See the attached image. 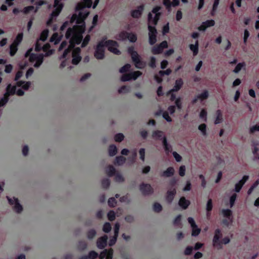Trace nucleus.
Listing matches in <instances>:
<instances>
[{
	"mask_svg": "<svg viewBox=\"0 0 259 259\" xmlns=\"http://www.w3.org/2000/svg\"><path fill=\"white\" fill-rule=\"evenodd\" d=\"M60 40V38L57 33L53 34L50 38V41L54 42L55 44H57Z\"/></svg>",
	"mask_w": 259,
	"mask_h": 259,
	"instance_id": "obj_38",
	"label": "nucleus"
},
{
	"mask_svg": "<svg viewBox=\"0 0 259 259\" xmlns=\"http://www.w3.org/2000/svg\"><path fill=\"white\" fill-rule=\"evenodd\" d=\"M148 20L149 23L154 25H157L158 23V21L153 18V15L151 13H149L148 15Z\"/></svg>",
	"mask_w": 259,
	"mask_h": 259,
	"instance_id": "obj_39",
	"label": "nucleus"
},
{
	"mask_svg": "<svg viewBox=\"0 0 259 259\" xmlns=\"http://www.w3.org/2000/svg\"><path fill=\"white\" fill-rule=\"evenodd\" d=\"M90 35H87L83 39H82V44H81V47H84L85 46H87V45L89 44L90 40Z\"/></svg>",
	"mask_w": 259,
	"mask_h": 259,
	"instance_id": "obj_57",
	"label": "nucleus"
},
{
	"mask_svg": "<svg viewBox=\"0 0 259 259\" xmlns=\"http://www.w3.org/2000/svg\"><path fill=\"white\" fill-rule=\"evenodd\" d=\"M131 66L130 64H126L119 69V72L121 73L128 71L131 68Z\"/></svg>",
	"mask_w": 259,
	"mask_h": 259,
	"instance_id": "obj_49",
	"label": "nucleus"
},
{
	"mask_svg": "<svg viewBox=\"0 0 259 259\" xmlns=\"http://www.w3.org/2000/svg\"><path fill=\"white\" fill-rule=\"evenodd\" d=\"M107 239L106 235H104L98 238L97 241V247L101 249L104 248L107 245Z\"/></svg>",
	"mask_w": 259,
	"mask_h": 259,
	"instance_id": "obj_13",
	"label": "nucleus"
},
{
	"mask_svg": "<svg viewBox=\"0 0 259 259\" xmlns=\"http://www.w3.org/2000/svg\"><path fill=\"white\" fill-rule=\"evenodd\" d=\"M114 176V179L116 182H123L124 181V178L118 172H116Z\"/></svg>",
	"mask_w": 259,
	"mask_h": 259,
	"instance_id": "obj_43",
	"label": "nucleus"
},
{
	"mask_svg": "<svg viewBox=\"0 0 259 259\" xmlns=\"http://www.w3.org/2000/svg\"><path fill=\"white\" fill-rule=\"evenodd\" d=\"M7 198L10 204H14V209L15 210V211H16L18 213H20L22 211L23 207L22 205L19 203V200L17 198L15 197L10 198L8 196H7Z\"/></svg>",
	"mask_w": 259,
	"mask_h": 259,
	"instance_id": "obj_6",
	"label": "nucleus"
},
{
	"mask_svg": "<svg viewBox=\"0 0 259 259\" xmlns=\"http://www.w3.org/2000/svg\"><path fill=\"white\" fill-rule=\"evenodd\" d=\"M217 117L214 121V123L215 124H219L221 123L223 121V115L221 111L220 110H218L216 112Z\"/></svg>",
	"mask_w": 259,
	"mask_h": 259,
	"instance_id": "obj_27",
	"label": "nucleus"
},
{
	"mask_svg": "<svg viewBox=\"0 0 259 259\" xmlns=\"http://www.w3.org/2000/svg\"><path fill=\"white\" fill-rule=\"evenodd\" d=\"M192 235L193 236H198L201 231L200 229L198 228V226L196 225V227H192Z\"/></svg>",
	"mask_w": 259,
	"mask_h": 259,
	"instance_id": "obj_55",
	"label": "nucleus"
},
{
	"mask_svg": "<svg viewBox=\"0 0 259 259\" xmlns=\"http://www.w3.org/2000/svg\"><path fill=\"white\" fill-rule=\"evenodd\" d=\"M113 255V250L112 248L108 249L107 255H106V259H112Z\"/></svg>",
	"mask_w": 259,
	"mask_h": 259,
	"instance_id": "obj_63",
	"label": "nucleus"
},
{
	"mask_svg": "<svg viewBox=\"0 0 259 259\" xmlns=\"http://www.w3.org/2000/svg\"><path fill=\"white\" fill-rule=\"evenodd\" d=\"M87 243L85 241L80 240L77 244V249L80 251L84 250L87 248Z\"/></svg>",
	"mask_w": 259,
	"mask_h": 259,
	"instance_id": "obj_30",
	"label": "nucleus"
},
{
	"mask_svg": "<svg viewBox=\"0 0 259 259\" xmlns=\"http://www.w3.org/2000/svg\"><path fill=\"white\" fill-rule=\"evenodd\" d=\"M72 51V63L74 65H77L79 63L81 59L80 56V49L77 48Z\"/></svg>",
	"mask_w": 259,
	"mask_h": 259,
	"instance_id": "obj_10",
	"label": "nucleus"
},
{
	"mask_svg": "<svg viewBox=\"0 0 259 259\" xmlns=\"http://www.w3.org/2000/svg\"><path fill=\"white\" fill-rule=\"evenodd\" d=\"M22 39H23V33H19L17 35L15 39L14 40V41L13 43L16 44V45H19V44L22 41Z\"/></svg>",
	"mask_w": 259,
	"mask_h": 259,
	"instance_id": "obj_45",
	"label": "nucleus"
},
{
	"mask_svg": "<svg viewBox=\"0 0 259 259\" xmlns=\"http://www.w3.org/2000/svg\"><path fill=\"white\" fill-rule=\"evenodd\" d=\"M16 84L18 87H22L24 90H27L30 85L31 83L30 81H24L22 80L18 81L16 83Z\"/></svg>",
	"mask_w": 259,
	"mask_h": 259,
	"instance_id": "obj_19",
	"label": "nucleus"
},
{
	"mask_svg": "<svg viewBox=\"0 0 259 259\" xmlns=\"http://www.w3.org/2000/svg\"><path fill=\"white\" fill-rule=\"evenodd\" d=\"M84 31V25H74L72 28H69L65 34V37L69 39V47L65 50L60 59H64L70 54L75 45L80 44L83 39L82 33Z\"/></svg>",
	"mask_w": 259,
	"mask_h": 259,
	"instance_id": "obj_1",
	"label": "nucleus"
},
{
	"mask_svg": "<svg viewBox=\"0 0 259 259\" xmlns=\"http://www.w3.org/2000/svg\"><path fill=\"white\" fill-rule=\"evenodd\" d=\"M125 157H123V156H117L115 158L114 164L118 165H122L125 162Z\"/></svg>",
	"mask_w": 259,
	"mask_h": 259,
	"instance_id": "obj_23",
	"label": "nucleus"
},
{
	"mask_svg": "<svg viewBox=\"0 0 259 259\" xmlns=\"http://www.w3.org/2000/svg\"><path fill=\"white\" fill-rule=\"evenodd\" d=\"M183 84L184 82L182 78L177 79L174 88L171 89V91H175V92L179 91L182 87Z\"/></svg>",
	"mask_w": 259,
	"mask_h": 259,
	"instance_id": "obj_16",
	"label": "nucleus"
},
{
	"mask_svg": "<svg viewBox=\"0 0 259 259\" xmlns=\"http://www.w3.org/2000/svg\"><path fill=\"white\" fill-rule=\"evenodd\" d=\"M222 213L224 217L229 220H232V211L229 209H223L222 210Z\"/></svg>",
	"mask_w": 259,
	"mask_h": 259,
	"instance_id": "obj_26",
	"label": "nucleus"
},
{
	"mask_svg": "<svg viewBox=\"0 0 259 259\" xmlns=\"http://www.w3.org/2000/svg\"><path fill=\"white\" fill-rule=\"evenodd\" d=\"M168 47V44L166 40L162 41L160 44L157 45L153 47L151 50L153 54L157 55L161 54L164 49Z\"/></svg>",
	"mask_w": 259,
	"mask_h": 259,
	"instance_id": "obj_5",
	"label": "nucleus"
},
{
	"mask_svg": "<svg viewBox=\"0 0 259 259\" xmlns=\"http://www.w3.org/2000/svg\"><path fill=\"white\" fill-rule=\"evenodd\" d=\"M163 133L159 130L154 131L152 132V137L153 139L161 140Z\"/></svg>",
	"mask_w": 259,
	"mask_h": 259,
	"instance_id": "obj_24",
	"label": "nucleus"
},
{
	"mask_svg": "<svg viewBox=\"0 0 259 259\" xmlns=\"http://www.w3.org/2000/svg\"><path fill=\"white\" fill-rule=\"evenodd\" d=\"M107 37L104 36L97 44L94 53L95 57L99 60H102L105 57V47L111 53L116 55H120L121 52L117 48L118 44L113 40H106Z\"/></svg>",
	"mask_w": 259,
	"mask_h": 259,
	"instance_id": "obj_2",
	"label": "nucleus"
},
{
	"mask_svg": "<svg viewBox=\"0 0 259 259\" xmlns=\"http://www.w3.org/2000/svg\"><path fill=\"white\" fill-rule=\"evenodd\" d=\"M130 91V87L128 86L123 85L118 90L119 93H126Z\"/></svg>",
	"mask_w": 259,
	"mask_h": 259,
	"instance_id": "obj_50",
	"label": "nucleus"
},
{
	"mask_svg": "<svg viewBox=\"0 0 259 259\" xmlns=\"http://www.w3.org/2000/svg\"><path fill=\"white\" fill-rule=\"evenodd\" d=\"M117 201L115 198L111 197L108 200V205L111 207H114L116 204Z\"/></svg>",
	"mask_w": 259,
	"mask_h": 259,
	"instance_id": "obj_51",
	"label": "nucleus"
},
{
	"mask_svg": "<svg viewBox=\"0 0 259 259\" xmlns=\"http://www.w3.org/2000/svg\"><path fill=\"white\" fill-rule=\"evenodd\" d=\"M16 90V88L15 86H12L11 84H9L7 87L6 92L4 95L9 98L10 95H13L15 94Z\"/></svg>",
	"mask_w": 259,
	"mask_h": 259,
	"instance_id": "obj_17",
	"label": "nucleus"
},
{
	"mask_svg": "<svg viewBox=\"0 0 259 259\" xmlns=\"http://www.w3.org/2000/svg\"><path fill=\"white\" fill-rule=\"evenodd\" d=\"M175 169L173 167H169L166 170L164 171L162 174V176L165 177H170L174 175Z\"/></svg>",
	"mask_w": 259,
	"mask_h": 259,
	"instance_id": "obj_20",
	"label": "nucleus"
},
{
	"mask_svg": "<svg viewBox=\"0 0 259 259\" xmlns=\"http://www.w3.org/2000/svg\"><path fill=\"white\" fill-rule=\"evenodd\" d=\"M127 52L131 55L132 61L137 68L143 69L145 67V62L141 60L137 52L135 51L134 47H129L127 49Z\"/></svg>",
	"mask_w": 259,
	"mask_h": 259,
	"instance_id": "obj_3",
	"label": "nucleus"
},
{
	"mask_svg": "<svg viewBox=\"0 0 259 259\" xmlns=\"http://www.w3.org/2000/svg\"><path fill=\"white\" fill-rule=\"evenodd\" d=\"M110 185V181L109 179H104L102 181V186L104 189H107L109 188Z\"/></svg>",
	"mask_w": 259,
	"mask_h": 259,
	"instance_id": "obj_40",
	"label": "nucleus"
},
{
	"mask_svg": "<svg viewBox=\"0 0 259 259\" xmlns=\"http://www.w3.org/2000/svg\"><path fill=\"white\" fill-rule=\"evenodd\" d=\"M181 219L182 215L181 214H179L178 215H177L174 221V225L179 226V225H180Z\"/></svg>",
	"mask_w": 259,
	"mask_h": 259,
	"instance_id": "obj_61",
	"label": "nucleus"
},
{
	"mask_svg": "<svg viewBox=\"0 0 259 259\" xmlns=\"http://www.w3.org/2000/svg\"><path fill=\"white\" fill-rule=\"evenodd\" d=\"M127 39L131 42H135L137 40V36L135 33L129 32Z\"/></svg>",
	"mask_w": 259,
	"mask_h": 259,
	"instance_id": "obj_41",
	"label": "nucleus"
},
{
	"mask_svg": "<svg viewBox=\"0 0 259 259\" xmlns=\"http://www.w3.org/2000/svg\"><path fill=\"white\" fill-rule=\"evenodd\" d=\"M105 172L109 177L114 176L116 172L115 168L112 165L108 166L105 169Z\"/></svg>",
	"mask_w": 259,
	"mask_h": 259,
	"instance_id": "obj_21",
	"label": "nucleus"
},
{
	"mask_svg": "<svg viewBox=\"0 0 259 259\" xmlns=\"http://www.w3.org/2000/svg\"><path fill=\"white\" fill-rule=\"evenodd\" d=\"M109 155L110 156L115 155L117 152V147L114 145H111L108 148Z\"/></svg>",
	"mask_w": 259,
	"mask_h": 259,
	"instance_id": "obj_28",
	"label": "nucleus"
},
{
	"mask_svg": "<svg viewBox=\"0 0 259 259\" xmlns=\"http://www.w3.org/2000/svg\"><path fill=\"white\" fill-rule=\"evenodd\" d=\"M111 224L108 222L105 223L103 225V231L105 233H108L111 231Z\"/></svg>",
	"mask_w": 259,
	"mask_h": 259,
	"instance_id": "obj_44",
	"label": "nucleus"
},
{
	"mask_svg": "<svg viewBox=\"0 0 259 259\" xmlns=\"http://www.w3.org/2000/svg\"><path fill=\"white\" fill-rule=\"evenodd\" d=\"M256 131L259 132V125L258 124L251 126L249 129V133L250 134H253Z\"/></svg>",
	"mask_w": 259,
	"mask_h": 259,
	"instance_id": "obj_64",
	"label": "nucleus"
},
{
	"mask_svg": "<svg viewBox=\"0 0 259 259\" xmlns=\"http://www.w3.org/2000/svg\"><path fill=\"white\" fill-rule=\"evenodd\" d=\"M245 66L244 62L239 63L233 70V72L235 73H238L242 69V67Z\"/></svg>",
	"mask_w": 259,
	"mask_h": 259,
	"instance_id": "obj_37",
	"label": "nucleus"
},
{
	"mask_svg": "<svg viewBox=\"0 0 259 259\" xmlns=\"http://www.w3.org/2000/svg\"><path fill=\"white\" fill-rule=\"evenodd\" d=\"M162 209V207L161 205L158 203L155 202L153 204V210L156 212H159Z\"/></svg>",
	"mask_w": 259,
	"mask_h": 259,
	"instance_id": "obj_42",
	"label": "nucleus"
},
{
	"mask_svg": "<svg viewBox=\"0 0 259 259\" xmlns=\"http://www.w3.org/2000/svg\"><path fill=\"white\" fill-rule=\"evenodd\" d=\"M237 196V194L234 193V194H232V196L230 197V200H229L230 208L233 207V206L234 205L235 201L236 200Z\"/></svg>",
	"mask_w": 259,
	"mask_h": 259,
	"instance_id": "obj_46",
	"label": "nucleus"
},
{
	"mask_svg": "<svg viewBox=\"0 0 259 259\" xmlns=\"http://www.w3.org/2000/svg\"><path fill=\"white\" fill-rule=\"evenodd\" d=\"M212 201L211 199H208L206 204L207 217L208 218L210 215V211L212 209Z\"/></svg>",
	"mask_w": 259,
	"mask_h": 259,
	"instance_id": "obj_29",
	"label": "nucleus"
},
{
	"mask_svg": "<svg viewBox=\"0 0 259 259\" xmlns=\"http://www.w3.org/2000/svg\"><path fill=\"white\" fill-rule=\"evenodd\" d=\"M140 190L143 195H148L153 193V189L150 184L142 183L140 185Z\"/></svg>",
	"mask_w": 259,
	"mask_h": 259,
	"instance_id": "obj_9",
	"label": "nucleus"
},
{
	"mask_svg": "<svg viewBox=\"0 0 259 259\" xmlns=\"http://www.w3.org/2000/svg\"><path fill=\"white\" fill-rule=\"evenodd\" d=\"M209 93L208 91L204 90L201 94L198 95V98L201 101H203L207 99L208 98Z\"/></svg>",
	"mask_w": 259,
	"mask_h": 259,
	"instance_id": "obj_35",
	"label": "nucleus"
},
{
	"mask_svg": "<svg viewBox=\"0 0 259 259\" xmlns=\"http://www.w3.org/2000/svg\"><path fill=\"white\" fill-rule=\"evenodd\" d=\"M38 8L37 7L35 9L33 6H29L24 7V9L22 10V12L24 14H28L31 11H32L33 10L34 12L36 13L38 11Z\"/></svg>",
	"mask_w": 259,
	"mask_h": 259,
	"instance_id": "obj_22",
	"label": "nucleus"
},
{
	"mask_svg": "<svg viewBox=\"0 0 259 259\" xmlns=\"http://www.w3.org/2000/svg\"><path fill=\"white\" fill-rule=\"evenodd\" d=\"M199 117L200 118L202 119L204 121L206 122L207 121V112L205 109H203L201 110Z\"/></svg>",
	"mask_w": 259,
	"mask_h": 259,
	"instance_id": "obj_48",
	"label": "nucleus"
},
{
	"mask_svg": "<svg viewBox=\"0 0 259 259\" xmlns=\"http://www.w3.org/2000/svg\"><path fill=\"white\" fill-rule=\"evenodd\" d=\"M142 73L140 71H135L132 72L130 73V75L131 76V80H136L138 78V77L142 75Z\"/></svg>",
	"mask_w": 259,
	"mask_h": 259,
	"instance_id": "obj_34",
	"label": "nucleus"
},
{
	"mask_svg": "<svg viewBox=\"0 0 259 259\" xmlns=\"http://www.w3.org/2000/svg\"><path fill=\"white\" fill-rule=\"evenodd\" d=\"M128 34H129V32L125 31H122L118 34V39L122 41L125 40L127 38Z\"/></svg>",
	"mask_w": 259,
	"mask_h": 259,
	"instance_id": "obj_32",
	"label": "nucleus"
},
{
	"mask_svg": "<svg viewBox=\"0 0 259 259\" xmlns=\"http://www.w3.org/2000/svg\"><path fill=\"white\" fill-rule=\"evenodd\" d=\"M96 234L95 230L91 229L87 232V237L89 239H92L96 236Z\"/></svg>",
	"mask_w": 259,
	"mask_h": 259,
	"instance_id": "obj_47",
	"label": "nucleus"
},
{
	"mask_svg": "<svg viewBox=\"0 0 259 259\" xmlns=\"http://www.w3.org/2000/svg\"><path fill=\"white\" fill-rule=\"evenodd\" d=\"M92 3V0H83L82 3H79L76 5V11H79L84 8H91Z\"/></svg>",
	"mask_w": 259,
	"mask_h": 259,
	"instance_id": "obj_12",
	"label": "nucleus"
},
{
	"mask_svg": "<svg viewBox=\"0 0 259 259\" xmlns=\"http://www.w3.org/2000/svg\"><path fill=\"white\" fill-rule=\"evenodd\" d=\"M144 5H141L138 7L137 9L131 11V16L134 18H140L143 13V11L144 10Z\"/></svg>",
	"mask_w": 259,
	"mask_h": 259,
	"instance_id": "obj_11",
	"label": "nucleus"
},
{
	"mask_svg": "<svg viewBox=\"0 0 259 259\" xmlns=\"http://www.w3.org/2000/svg\"><path fill=\"white\" fill-rule=\"evenodd\" d=\"M49 34V30L46 29L44 30L40 33L39 39L41 41H45L47 40Z\"/></svg>",
	"mask_w": 259,
	"mask_h": 259,
	"instance_id": "obj_33",
	"label": "nucleus"
},
{
	"mask_svg": "<svg viewBox=\"0 0 259 259\" xmlns=\"http://www.w3.org/2000/svg\"><path fill=\"white\" fill-rule=\"evenodd\" d=\"M70 22L71 23H73L75 22V23L77 24L84 23V20L83 19H80L76 14H73L70 20Z\"/></svg>",
	"mask_w": 259,
	"mask_h": 259,
	"instance_id": "obj_25",
	"label": "nucleus"
},
{
	"mask_svg": "<svg viewBox=\"0 0 259 259\" xmlns=\"http://www.w3.org/2000/svg\"><path fill=\"white\" fill-rule=\"evenodd\" d=\"M176 106L179 110H181L182 108V103L181 98H178L175 101Z\"/></svg>",
	"mask_w": 259,
	"mask_h": 259,
	"instance_id": "obj_60",
	"label": "nucleus"
},
{
	"mask_svg": "<svg viewBox=\"0 0 259 259\" xmlns=\"http://www.w3.org/2000/svg\"><path fill=\"white\" fill-rule=\"evenodd\" d=\"M18 45H16V44L13 43L12 44H11L10 46V55L11 56H14L17 50H18Z\"/></svg>",
	"mask_w": 259,
	"mask_h": 259,
	"instance_id": "obj_31",
	"label": "nucleus"
},
{
	"mask_svg": "<svg viewBox=\"0 0 259 259\" xmlns=\"http://www.w3.org/2000/svg\"><path fill=\"white\" fill-rule=\"evenodd\" d=\"M149 30V42L151 45H153L157 41V30L155 26L148 25Z\"/></svg>",
	"mask_w": 259,
	"mask_h": 259,
	"instance_id": "obj_4",
	"label": "nucleus"
},
{
	"mask_svg": "<svg viewBox=\"0 0 259 259\" xmlns=\"http://www.w3.org/2000/svg\"><path fill=\"white\" fill-rule=\"evenodd\" d=\"M203 24H205V27L207 28L214 26L215 22L213 20H208L203 22Z\"/></svg>",
	"mask_w": 259,
	"mask_h": 259,
	"instance_id": "obj_59",
	"label": "nucleus"
},
{
	"mask_svg": "<svg viewBox=\"0 0 259 259\" xmlns=\"http://www.w3.org/2000/svg\"><path fill=\"white\" fill-rule=\"evenodd\" d=\"M88 256L90 259H96L98 256V253L95 251L92 250L89 252Z\"/></svg>",
	"mask_w": 259,
	"mask_h": 259,
	"instance_id": "obj_58",
	"label": "nucleus"
},
{
	"mask_svg": "<svg viewBox=\"0 0 259 259\" xmlns=\"http://www.w3.org/2000/svg\"><path fill=\"white\" fill-rule=\"evenodd\" d=\"M189 48L191 51L193 52V56H196L199 51V41L196 40L194 44H191L189 45Z\"/></svg>",
	"mask_w": 259,
	"mask_h": 259,
	"instance_id": "obj_18",
	"label": "nucleus"
},
{
	"mask_svg": "<svg viewBox=\"0 0 259 259\" xmlns=\"http://www.w3.org/2000/svg\"><path fill=\"white\" fill-rule=\"evenodd\" d=\"M9 100V98L4 95V96L0 99V107H3L6 105L8 103Z\"/></svg>",
	"mask_w": 259,
	"mask_h": 259,
	"instance_id": "obj_56",
	"label": "nucleus"
},
{
	"mask_svg": "<svg viewBox=\"0 0 259 259\" xmlns=\"http://www.w3.org/2000/svg\"><path fill=\"white\" fill-rule=\"evenodd\" d=\"M124 135L121 133L117 134L114 136V140L116 142H120L123 140Z\"/></svg>",
	"mask_w": 259,
	"mask_h": 259,
	"instance_id": "obj_53",
	"label": "nucleus"
},
{
	"mask_svg": "<svg viewBox=\"0 0 259 259\" xmlns=\"http://www.w3.org/2000/svg\"><path fill=\"white\" fill-rule=\"evenodd\" d=\"M190 204V201L187 200L184 197H182L179 201V205L184 209L187 208Z\"/></svg>",
	"mask_w": 259,
	"mask_h": 259,
	"instance_id": "obj_15",
	"label": "nucleus"
},
{
	"mask_svg": "<svg viewBox=\"0 0 259 259\" xmlns=\"http://www.w3.org/2000/svg\"><path fill=\"white\" fill-rule=\"evenodd\" d=\"M107 217L110 221H113L115 219V213L113 210H110L107 213Z\"/></svg>",
	"mask_w": 259,
	"mask_h": 259,
	"instance_id": "obj_54",
	"label": "nucleus"
},
{
	"mask_svg": "<svg viewBox=\"0 0 259 259\" xmlns=\"http://www.w3.org/2000/svg\"><path fill=\"white\" fill-rule=\"evenodd\" d=\"M149 65L152 68H155L156 67V59L154 57L150 58V61Z\"/></svg>",
	"mask_w": 259,
	"mask_h": 259,
	"instance_id": "obj_62",
	"label": "nucleus"
},
{
	"mask_svg": "<svg viewBox=\"0 0 259 259\" xmlns=\"http://www.w3.org/2000/svg\"><path fill=\"white\" fill-rule=\"evenodd\" d=\"M222 235L220 229H217L214 232V235L212 240L213 245L214 246H217L219 249H221L222 246H221V242L220 240V238Z\"/></svg>",
	"mask_w": 259,
	"mask_h": 259,
	"instance_id": "obj_7",
	"label": "nucleus"
},
{
	"mask_svg": "<svg viewBox=\"0 0 259 259\" xmlns=\"http://www.w3.org/2000/svg\"><path fill=\"white\" fill-rule=\"evenodd\" d=\"M44 56L42 55H39L38 59L35 61V63L34 65V67L35 68L39 67L43 62Z\"/></svg>",
	"mask_w": 259,
	"mask_h": 259,
	"instance_id": "obj_36",
	"label": "nucleus"
},
{
	"mask_svg": "<svg viewBox=\"0 0 259 259\" xmlns=\"http://www.w3.org/2000/svg\"><path fill=\"white\" fill-rule=\"evenodd\" d=\"M198 130H200L203 136L206 135V125L205 123L201 124L198 126Z\"/></svg>",
	"mask_w": 259,
	"mask_h": 259,
	"instance_id": "obj_52",
	"label": "nucleus"
},
{
	"mask_svg": "<svg viewBox=\"0 0 259 259\" xmlns=\"http://www.w3.org/2000/svg\"><path fill=\"white\" fill-rule=\"evenodd\" d=\"M63 7V4L60 2L59 0H55L54 7L55 9L52 11L51 16L54 18L57 17L61 13Z\"/></svg>",
	"mask_w": 259,
	"mask_h": 259,
	"instance_id": "obj_8",
	"label": "nucleus"
},
{
	"mask_svg": "<svg viewBox=\"0 0 259 259\" xmlns=\"http://www.w3.org/2000/svg\"><path fill=\"white\" fill-rule=\"evenodd\" d=\"M177 193L176 188H173L171 190H168L167 192L166 199L168 203H171L173 201L175 196Z\"/></svg>",
	"mask_w": 259,
	"mask_h": 259,
	"instance_id": "obj_14",
	"label": "nucleus"
}]
</instances>
